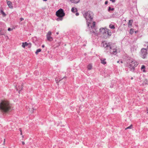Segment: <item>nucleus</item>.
I'll list each match as a JSON object with an SVG mask.
<instances>
[{
    "instance_id": "obj_1",
    "label": "nucleus",
    "mask_w": 148,
    "mask_h": 148,
    "mask_svg": "<svg viewBox=\"0 0 148 148\" xmlns=\"http://www.w3.org/2000/svg\"><path fill=\"white\" fill-rule=\"evenodd\" d=\"M93 13L90 11L86 12L83 14L86 20L87 24L90 33L96 34L97 32L95 26V22H93L92 23L91 22L93 20Z\"/></svg>"
},
{
    "instance_id": "obj_2",
    "label": "nucleus",
    "mask_w": 148,
    "mask_h": 148,
    "mask_svg": "<svg viewBox=\"0 0 148 148\" xmlns=\"http://www.w3.org/2000/svg\"><path fill=\"white\" fill-rule=\"evenodd\" d=\"M12 109L11 106L8 101H2L0 103V111L3 114L10 112Z\"/></svg>"
},
{
    "instance_id": "obj_3",
    "label": "nucleus",
    "mask_w": 148,
    "mask_h": 148,
    "mask_svg": "<svg viewBox=\"0 0 148 148\" xmlns=\"http://www.w3.org/2000/svg\"><path fill=\"white\" fill-rule=\"evenodd\" d=\"M126 66L129 67L131 71H134L135 67L138 64L137 62L130 57H127L126 58Z\"/></svg>"
},
{
    "instance_id": "obj_4",
    "label": "nucleus",
    "mask_w": 148,
    "mask_h": 148,
    "mask_svg": "<svg viewBox=\"0 0 148 148\" xmlns=\"http://www.w3.org/2000/svg\"><path fill=\"white\" fill-rule=\"evenodd\" d=\"M56 14L58 17L56 18V20L58 21H59L62 20L63 17L65 16V14L63 10L60 8L56 12Z\"/></svg>"
},
{
    "instance_id": "obj_5",
    "label": "nucleus",
    "mask_w": 148,
    "mask_h": 148,
    "mask_svg": "<svg viewBox=\"0 0 148 148\" xmlns=\"http://www.w3.org/2000/svg\"><path fill=\"white\" fill-rule=\"evenodd\" d=\"M103 47H105L107 50H110V53L111 54L116 55L117 54L116 50L115 49H112L110 46V43H105L103 44Z\"/></svg>"
},
{
    "instance_id": "obj_6",
    "label": "nucleus",
    "mask_w": 148,
    "mask_h": 148,
    "mask_svg": "<svg viewBox=\"0 0 148 148\" xmlns=\"http://www.w3.org/2000/svg\"><path fill=\"white\" fill-rule=\"evenodd\" d=\"M147 49H142L140 51V55L141 57L143 58H145L147 57Z\"/></svg>"
},
{
    "instance_id": "obj_7",
    "label": "nucleus",
    "mask_w": 148,
    "mask_h": 148,
    "mask_svg": "<svg viewBox=\"0 0 148 148\" xmlns=\"http://www.w3.org/2000/svg\"><path fill=\"white\" fill-rule=\"evenodd\" d=\"M112 34L111 31L109 29L106 28V33L104 34L103 37L105 38H107L108 37L111 36Z\"/></svg>"
},
{
    "instance_id": "obj_8",
    "label": "nucleus",
    "mask_w": 148,
    "mask_h": 148,
    "mask_svg": "<svg viewBox=\"0 0 148 148\" xmlns=\"http://www.w3.org/2000/svg\"><path fill=\"white\" fill-rule=\"evenodd\" d=\"M51 32L50 31H49L48 32L46 35L47 40L49 41H51L53 40V38L51 36Z\"/></svg>"
},
{
    "instance_id": "obj_9",
    "label": "nucleus",
    "mask_w": 148,
    "mask_h": 148,
    "mask_svg": "<svg viewBox=\"0 0 148 148\" xmlns=\"http://www.w3.org/2000/svg\"><path fill=\"white\" fill-rule=\"evenodd\" d=\"M101 63L102 64L105 65L106 64V59L104 58H100Z\"/></svg>"
},
{
    "instance_id": "obj_10",
    "label": "nucleus",
    "mask_w": 148,
    "mask_h": 148,
    "mask_svg": "<svg viewBox=\"0 0 148 148\" xmlns=\"http://www.w3.org/2000/svg\"><path fill=\"white\" fill-rule=\"evenodd\" d=\"M106 28H101L99 29L100 32L102 34H103V35H104V34H105V33H106Z\"/></svg>"
},
{
    "instance_id": "obj_11",
    "label": "nucleus",
    "mask_w": 148,
    "mask_h": 148,
    "mask_svg": "<svg viewBox=\"0 0 148 148\" xmlns=\"http://www.w3.org/2000/svg\"><path fill=\"white\" fill-rule=\"evenodd\" d=\"M7 4L9 6V7L11 8H13V6L12 2L10 1H7Z\"/></svg>"
},
{
    "instance_id": "obj_12",
    "label": "nucleus",
    "mask_w": 148,
    "mask_h": 148,
    "mask_svg": "<svg viewBox=\"0 0 148 148\" xmlns=\"http://www.w3.org/2000/svg\"><path fill=\"white\" fill-rule=\"evenodd\" d=\"M133 22V20H129L128 23V26L129 27H132V24Z\"/></svg>"
},
{
    "instance_id": "obj_13",
    "label": "nucleus",
    "mask_w": 148,
    "mask_h": 148,
    "mask_svg": "<svg viewBox=\"0 0 148 148\" xmlns=\"http://www.w3.org/2000/svg\"><path fill=\"white\" fill-rule=\"evenodd\" d=\"M18 88L16 87V89L17 90L19 91L18 92H19L20 91H21V90H22L23 88H22V86L21 84V85H20L19 86L18 85Z\"/></svg>"
},
{
    "instance_id": "obj_14",
    "label": "nucleus",
    "mask_w": 148,
    "mask_h": 148,
    "mask_svg": "<svg viewBox=\"0 0 148 148\" xmlns=\"http://www.w3.org/2000/svg\"><path fill=\"white\" fill-rule=\"evenodd\" d=\"M29 44L27 42L22 43V46L23 47L25 48L26 46H27Z\"/></svg>"
},
{
    "instance_id": "obj_15",
    "label": "nucleus",
    "mask_w": 148,
    "mask_h": 148,
    "mask_svg": "<svg viewBox=\"0 0 148 148\" xmlns=\"http://www.w3.org/2000/svg\"><path fill=\"white\" fill-rule=\"evenodd\" d=\"M145 67L144 65H142L141 68V71L143 72H146L145 70Z\"/></svg>"
},
{
    "instance_id": "obj_16",
    "label": "nucleus",
    "mask_w": 148,
    "mask_h": 148,
    "mask_svg": "<svg viewBox=\"0 0 148 148\" xmlns=\"http://www.w3.org/2000/svg\"><path fill=\"white\" fill-rule=\"evenodd\" d=\"M70 1L72 3H77L80 0H70Z\"/></svg>"
},
{
    "instance_id": "obj_17",
    "label": "nucleus",
    "mask_w": 148,
    "mask_h": 148,
    "mask_svg": "<svg viewBox=\"0 0 148 148\" xmlns=\"http://www.w3.org/2000/svg\"><path fill=\"white\" fill-rule=\"evenodd\" d=\"M71 10L72 12L75 13L77 11V9L75 8H72Z\"/></svg>"
},
{
    "instance_id": "obj_18",
    "label": "nucleus",
    "mask_w": 148,
    "mask_h": 148,
    "mask_svg": "<svg viewBox=\"0 0 148 148\" xmlns=\"http://www.w3.org/2000/svg\"><path fill=\"white\" fill-rule=\"evenodd\" d=\"M92 66L91 64H89L87 66V68L88 70H91L92 68Z\"/></svg>"
},
{
    "instance_id": "obj_19",
    "label": "nucleus",
    "mask_w": 148,
    "mask_h": 148,
    "mask_svg": "<svg viewBox=\"0 0 148 148\" xmlns=\"http://www.w3.org/2000/svg\"><path fill=\"white\" fill-rule=\"evenodd\" d=\"M109 27L112 29H114L115 28L114 26L113 25H112V24H110L109 26Z\"/></svg>"
},
{
    "instance_id": "obj_20",
    "label": "nucleus",
    "mask_w": 148,
    "mask_h": 148,
    "mask_svg": "<svg viewBox=\"0 0 148 148\" xmlns=\"http://www.w3.org/2000/svg\"><path fill=\"white\" fill-rule=\"evenodd\" d=\"M41 49H37L36 51L35 52L36 54H37L39 52L41 51Z\"/></svg>"
},
{
    "instance_id": "obj_21",
    "label": "nucleus",
    "mask_w": 148,
    "mask_h": 148,
    "mask_svg": "<svg viewBox=\"0 0 148 148\" xmlns=\"http://www.w3.org/2000/svg\"><path fill=\"white\" fill-rule=\"evenodd\" d=\"M5 31L4 30H2V29H0V33H3V35H4L5 33Z\"/></svg>"
},
{
    "instance_id": "obj_22",
    "label": "nucleus",
    "mask_w": 148,
    "mask_h": 148,
    "mask_svg": "<svg viewBox=\"0 0 148 148\" xmlns=\"http://www.w3.org/2000/svg\"><path fill=\"white\" fill-rule=\"evenodd\" d=\"M143 84H148V83L147 82V79H145L143 82Z\"/></svg>"
},
{
    "instance_id": "obj_23",
    "label": "nucleus",
    "mask_w": 148,
    "mask_h": 148,
    "mask_svg": "<svg viewBox=\"0 0 148 148\" xmlns=\"http://www.w3.org/2000/svg\"><path fill=\"white\" fill-rule=\"evenodd\" d=\"M114 10V9L113 8H111V7H108V11H110V10L113 11V10Z\"/></svg>"
},
{
    "instance_id": "obj_24",
    "label": "nucleus",
    "mask_w": 148,
    "mask_h": 148,
    "mask_svg": "<svg viewBox=\"0 0 148 148\" xmlns=\"http://www.w3.org/2000/svg\"><path fill=\"white\" fill-rule=\"evenodd\" d=\"M134 33L133 29H131L130 30V33L131 34H132Z\"/></svg>"
},
{
    "instance_id": "obj_25",
    "label": "nucleus",
    "mask_w": 148,
    "mask_h": 148,
    "mask_svg": "<svg viewBox=\"0 0 148 148\" xmlns=\"http://www.w3.org/2000/svg\"><path fill=\"white\" fill-rule=\"evenodd\" d=\"M132 125H131L130 126L126 128L125 129V130H126L127 129H132Z\"/></svg>"
},
{
    "instance_id": "obj_26",
    "label": "nucleus",
    "mask_w": 148,
    "mask_h": 148,
    "mask_svg": "<svg viewBox=\"0 0 148 148\" xmlns=\"http://www.w3.org/2000/svg\"><path fill=\"white\" fill-rule=\"evenodd\" d=\"M1 13L3 15V16H5V13L2 10H1Z\"/></svg>"
},
{
    "instance_id": "obj_27",
    "label": "nucleus",
    "mask_w": 148,
    "mask_h": 148,
    "mask_svg": "<svg viewBox=\"0 0 148 148\" xmlns=\"http://www.w3.org/2000/svg\"><path fill=\"white\" fill-rule=\"evenodd\" d=\"M108 1H105V5H106L108 4Z\"/></svg>"
},
{
    "instance_id": "obj_28",
    "label": "nucleus",
    "mask_w": 148,
    "mask_h": 148,
    "mask_svg": "<svg viewBox=\"0 0 148 148\" xmlns=\"http://www.w3.org/2000/svg\"><path fill=\"white\" fill-rule=\"evenodd\" d=\"M75 15L76 16H78L79 15V13H78V12H77L76 14H75Z\"/></svg>"
},
{
    "instance_id": "obj_29",
    "label": "nucleus",
    "mask_w": 148,
    "mask_h": 148,
    "mask_svg": "<svg viewBox=\"0 0 148 148\" xmlns=\"http://www.w3.org/2000/svg\"><path fill=\"white\" fill-rule=\"evenodd\" d=\"M11 30V29L10 28H9L8 29V31H10Z\"/></svg>"
},
{
    "instance_id": "obj_30",
    "label": "nucleus",
    "mask_w": 148,
    "mask_h": 148,
    "mask_svg": "<svg viewBox=\"0 0 148 148\" xmlns=\"http://www.w3.org/2000/svg\"><path fill=\"white\" fill-rule=\"evenodd\" d=\"M24 20V18H20V20L21 21H23Z\"/></svg>"
},
{
    "instance_id": "obj_31",
    "label": "nucleus",
    "mask_w": 148,
    "mask_h": 148,
    "mask_svg": "<svg viewBox=\"0 0 148 148\" xmlns=\"http://www.w3.org/2000/svg\"><path fill=\"white\" fill-rule=\"evenodd\" d=\"M111 1H112L113 3H114L115 2V0H110Z\"/></svg>"
},
{
    "instance_id": "obj_32",
    "label": "nucleus",
    "mask_w": 148,
    "mask_h": 148,
    "mask_svg": "<svg viewBox=\"0 0 148 148\" xmlns=\"http://www.w3.org/2000/svg\"><path fill=\"white\" fill-rule=\"evenodd\" d=\"M19 131L21 132H22V130H21V128H19Z\"/></svg>"
},
{
    "instance_id": "obj_33",
    "label": "nucleus",
    "mask_w": 148,
    "mask_h": 148,
    "mask_svg": "<svg viewBox=\"0 0 148 148\" xmlns=\"http://www.w3.org/2000/svg\"><path fill=\"white\" fill-rule=\"evenodd\" d=\"M42 48H44L45 47V45H42Z\"/></svg>"
},
{
    "instance_id": "obj_34",
    "label": "nucleus",
    "mask_w": 148,
    "mask_h": 148,
    "mask_svg": "<svg viewBox=\"0 0 148 148\" xmlns=\"http://www.w3.org/2000/svg\"><path fill=\"white\" fill-rule=\"evenodd\" d=\"M22 144H23V145H24V144H25V142H23H23H22Z\"/></svg>"
},
{
    "instance_id": "obj_35",
    "label": "nucleus",
    "mask_w": 148,
    "mask_h": 148,
    "mask_svg": "<svg viewBox=\"0 0 148 148\" xmlns=\"http://www.w3.org/2000/svg\"><path fill=\"white\" fill-rule=\"evenodd\" d=\"M20 134L21 135H22V132H21Z\"/></svg>"
},
{
    "instance_id": "obj_36",
    "label": "nucleus",
    "mask_w": 148,
    "mask_h": 148,
    "mask_svg": "<svg viewBox=\"0 0 148 148\" xmlns=\"http://www.w3.org/2000/svg\"><path fill=\"white\" fill-rule=\"evenodd\" d=\"M121 63H123V62H122V61H121Z\"/></svg>"
},
{
    "instance_id": "obj_37",
    "label": "nucleus",
    "mask_w": 148,
    "mask_h": 148,
    "mask_svg": "<svg viewBox=\"0 0 148 148\" xmlns=\"http://www.w3.org/2000/svg\"><path fill=\"white\" fill-rule=\"evenodd\" d=\"M56 34H58L59 33H58V32H57V33H56Z\"/></svg>"
},
{
    "instance_id": "obj_38",
    "label": "nucleus",
    "mask_w": 148,
    "mask_h": 148,
    "mask_svg": "<svg viewBox=\"0 0 148 148\" xmlns=\"http://www.w3.org/2000/svg\"><path fill=\"white\" fill-rule=\"evenodd\" d=\"M43 0L44 1H46L47 0Z\"/></svg>"
},
{
    "instance_id": "obj_39",
    "label": "nucleus",
    "mask_w": 148,
    "mask_h": 148,
    "mask_svg": "<svg viewBox=\"0 0 148 148\" xmlns=\"http://www.w3.org/2000/svg\"><path fill=\"white\" fill-rule=\"evenodd\" d=\"M5 139L4 140V144L5 143Z\"/></svg>"
},
{
    "instance_id": "obj_40",
    "label": "nucleus",
    "mask_w": 148,
    "mask_h": 148,
    "mask_svg": "<svg viewBox=\"0 0 148 148\" xmlns=\"http://www.w3.org/2000/svg\"><path fill=\"white\" fill-rule=\"evenodd\" d=\"M131 79H133V77H132L131 78Z\"/></svg>"
},
{
    "instance_id": "obj_41",
    "label": "nucleus",
    "mask_w": 148,
    "mask_h": 148,
    "mask_svg": "<svg viewBox=\"0 0 148 148\" xmlns=\"http://www.w3.org/2000/svg\"><path fill=\"white\" fill-rule=\"evenodd\" d=\"M119 61H118L117 62V63H119Z\"/></svg>"
},
{
    "instance_id": "obj_42",
    "label": "nucleus",
    "mask_w": 148,
    "mask_h": 148,
    "mask_svg": "<svg viewBox=\"0 0 148 148\" xmlns=\"http://www.w3.org/2000/svg\"><path fill=\"white\" fill-rule=\"evenodd\" d=\"M110 87H111V88H112V87H113V86H110Z\"/></svg>"
},
{
    "instance_id": "obj_43",
    "label": "nucleus",
    "mask_w": 148,
    "mask_h": 148,
    "mask_svg": "<svg viewBox=\"0 0 148 148\" xmlns=\"http://www.w3.org/2000/svg\"><path fill=\"white\" fill-rule=\"evenodd\" d=\"M66 77H64V78H65Z\"/></svg>"
},
{
    "instance_id": "obj_44",
    "label": "nucleus",
    "mask_w": 148,
    "mask_h": 148,
    "mask_svg": "<svg viewBox=\"0 0 148 148\" xmlns=\"http://www.w3.org/2000/svg\"><path fill=\"white\" fill-rule=\"evenodd\" d=\"M22 137L23 138V136H22Z\"/></svg>"
},
{
    "instance_id": "obj_45",
    "label": "nucleus",
    "mask_w": 148,
    "mask_h": 148,
    "mask_svg": "<svg viewBox=\"0 0 148 148\" xmlns=\"http://www.w3.org/2000/svg\"><path fill=\"white\" fill-rule=\"evenodd\" d=\"M32 109L33 110H34V109L33 108H32Z\"/></svg>"
},
{
    "instance_id": "obj_46",
    "label": "nucleus",
    "mask_w": 148,
    "mask_h": 148,
    "mask_svg": "<svg viewBox=\"0 0 148 148\" xmlns=\"http://www.w3.org/2000/svg\"><path fill=\"white\" fill-rule=\"evenodd\" d=\"M147 113H148V112H147Z\"/></svg>"
},
{
    "instance_id": "obj_47",
    "label": "nucleus",
    "mask_w": 148,
    "mask_h": 148,
    "mask_svg": "<svg viewBox=\"0 0 148 148\" xmlns=\"http://www.w3.org/2000/svg\"><path fill=\"white\" fill-rule=\"evenodd\" d=\"M147 50L148 51V50L147 49Z\"/></svg>"
}]
</instances>
